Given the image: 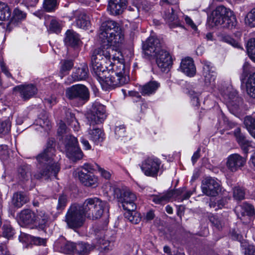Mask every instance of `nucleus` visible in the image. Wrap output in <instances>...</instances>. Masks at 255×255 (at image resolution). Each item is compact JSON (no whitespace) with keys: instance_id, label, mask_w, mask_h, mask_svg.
Masks as SVG:
<instances>
[{"instance_id":"nucleus-1","label":"nucleus","mask_w":255,"mask_h":255,"mask_svg":"<svg viewBox=\"0 0 255 255\" xmlns=\"http://www.w3.org/2000/svg\"><path fill=\"white\" fill-rule=\"evenodd\" d=\"M121 55L120 51L111 45L96 48L92 53L91 64L95 77L105 91L121 86L129 81L125 65L119 60Z\"/></svg>"},{"instance_id":"nucleus-2","label":"nucleus","mask_w":255,"mask_h":255,"mask_svg":"<svg viewBox=\"0 0 255 255\" xmlns=\"http://www.w3.org/2000/svg\"><path fill=\"white\" fill-rule=\"evenodd\" d=\"M53 144V141H48L43 151L36 156L38 163L37 171L33 174L34 178L49 179L54 177L57 179L60 165L54 160L55 149Z\"/></svg>"},{"instance_id":"nucleus-3","label":"nucleus","mask_w":255,"mask_h":255,"mask_svg":"<svg viewBox=\"0 0 255 255\" xmlns=\"http://www.w3.org/2000/svg\"><path fill=\"white\" fill-rule=\"evenodd\" d=\"M143 50L149 58L155 59L156 63L160 70L165 72L172 65L170 53L164 48V44L159 39L151 36L143 43Z\"/></svg>"},{"instance_id":"nucleus-4","label":"nucleus","mask_w":255,"mask_h":255,"mask_svg":"<svg viewBox=\"0 0 255 255\" xmlns=\"http://www.w3.org/2000/svg\"><path fill=\"white\" fill-rule=\"evenodd\" d=\"M99 38L103 43L117 44L121 43L124 36L119 24L109 19L103 22L100 27Z\"/></svg>"},{"instance_id":"nucleus-5","label":"nucleus","mask_w":255,"mask_h":255,"mask_svg":"<svg viewBox=\"0 0 255 255\" xmlns=\"http://www.w3.org/2000/svg\"><path fill=\"white\" fill-rule=\"evenodd\" d=\"M210 21L213 25L221 26L229 29H232L237 23L233 12L223 5L217 6L212 12Z\"/></svg>"},{"instance_id":"nucleus-6","label":"nucleus","mask_w":255,"mask_h":255,"mask_svg":"<svg viewBox=\"0 0 255 255\" xmlns=\"http://www.w3.org/2000/svg\"><path fill=\"white\" fill-rule=\"evenodd\" d=\"M115 196L121 202L125 210H134L136 205L134 201L136 199L135 195L126 187L116 188L114 190Z\"/></svg>"},{"instance_id":"nucleus-7","label":"nucleus","mask_w":255,"mask_h":255,"mask_svg":"<svg viewBox=\"0 0 255 255\" xmlns=\"http://www.w3.org/2000/svg\"><path fill=\"white\" fill-rule=\"evenodd\" d=\"M85 219L79 208V204H75L72 205L68 210L65 221L68 228L76 230L83 225Z\"/></svg>"},{"instance_id":"nucleus-8","label":"nucleus","mask_w":255,"mask_h":255,"mask_svg":"<svg viewBox=\"0 0 255 255\" xmlns=\"http://www.w3.org/2000/svg\"><path fill=\"white\" fill-rule=\"evenodd\" d=\"M63 143L67 156L74 161L81 159L83 153L78 145L77 139L71 134L64 136Z\"/></svg>"},{"instance_id":"nucleus-9","label":"nucleus","mask_w":255,"mask_h":255,"mask_svg":"<svg viewBox=\"0 0 255 255\" xmlns=\"http://www.w3.org/2000/svg\"><path fill=\"white\" fill-rule=\"evenodd\" d=\"M66 97L70 100L87 101L89 99V91L85 85L76 84L66 89Z\"/></svg>"},{"instance_id":"nucleus-10","label":"nucleus","mask_w":255,"mask_h":255,"mask_svg":"<svg viewBox=\"0 0 255 255\" xmlns=\"http://www.w3.org/2000/svg\"><path fill=\"white\" fill-rule=\"evenodd\" d=\"M161 165L160 159L154 157H148L141 163L140 168L147 176L156 177Z\"/></svg>"},{"instance_id":"nucleus-11","label":"nucleus","mask_w":255,"mask_h":255,"mask_svg":"<svg viewBox=\"0 0 255 255\" xmlns=\"http://www.w3.org/2000/svg\"><path fill=\"white\" fill-rule=\"evenodd\" d=\"M106 117L105 107L96 103L93 105L91 111L87 114V118L91 126L103 123Z\"/></svg>"},{"instance_id":"nucleus-12","label":"nucleus","mask_w":255,"mask_h":255,"mask_svg":"<svg viewBox=\"0 0 255 255\" xmlns=\"http://www.w3.org/2000/svg\"><path fill=\"white\" fill-rule=\"evenodd\" d=\"M203 193L209 196H216L220 191V185L211 177H206L203 180L201 185Z\"/></svg>"},{"instance_id":"nucleus-13","label":"nucleus","mask_w":255,"mask_h":255,"mask_svg":"<svg viewBox=\"0 0 255 255\" xmlns=\"http://www.w3.org/2000/svg\"><path fill=\"white\" fill-rule=\"evenodd\" d=\"M13 92H18L23 101H27L34 96L37 93L36 87L32 84L16 86L13 88Z\"/></svg>"},{"instance_id":"nucleus-14","label":"nucleus","mask_w":255,"mask_h":255,"mask_svg":"<svg viewBox=\"0 0 255 255\" xmlns=\"http://www.w3.org/2000/svg\"><path fill=\"white\" fill-rule=\"evenodd\" d=\"M184 191V189L169 190L162 193L152 195V200L155 204H165L168 202L172 197H176L181 195Z\"/></svg>"},{"instance_id":"nucleus-15","label":"nucleus","mask_w":255,"mask_h":255,"mask_svg":"<svg viewBox=\"0 0 255 255\" xmlns=\"http://www.w3.org/2000/svg\"><path fill=\"white\" fill-rule=\"evenodd\" d=\"M128 4V0H108L107 10L111 15H119L123 13Z\"/></svg>"},{"instance_id":"nucleus-16","label":"nucleus","mask_w":255,"mask_h":255,"mask_svg":"<svg viewBox=\"0 0 255 255\" xmlns=\"http://www.w3.org/2000/svg\"><path fill=\"white\" fill-rule=\"evenodd\" d=\"M246 163V159L238 153L232 154L228 157L227 166L232 172L241 169Z\"/></svg>"},{"instance_id":"nucleus-17","label":"nucleus","mask_w":255,"mask_h":255,"mask_svg":"<svg viewBox=\"0 0 255 255\" xmlns=\"http://www.w3.org/2000/svg\"><path fill=\"white\" fill-rule=\"evenodd\" d=\"M106 205V202L102 201L99 198H93L91 210L92 213H90L89 219L95 220L101 217Z\"/></svg>"},{"instance_id":"nucleus-18","label":"nucleus","mask_w":255,"mask_h":255,"mask_svg":"<svg viewBox=\"0 0 255 255\" xmlns=\"http://www.w3.org/2000/svg\"><path fill=\"white\" fill-rule=\"evenodd\" d=\"M163 17L171 28L178 26L183 27L174 10L171 6H168L164 10Z\"/></svg>"},{"instance_id":"nucleus-19","label":"nucleus","mask_w":255,"mask_h":255,"mask_svg":"<svg viewBox=\"0 0 255 255\" xmlns=\"http://www.w3.org/2000/svg\"><path fill=\"white\" fill-rule=\"evenodd\" d=\"M75 243L67 241L63 237L59 238L54 244V247L58 251L69 254H75Z\"/></svg>"},{"instance_id":"nucleus-20","label":"nucleus","mask_w":255,"mask_h":255,"mask_svg":"<svg viewBox=\"0 0 255 255\" xmlns=\"http://www.w3.org/2000/svg\"><path fill=\"white\" fill-rule=\"evenodd\" d=\"M76 26L80 28L88 29L90 26V18L87 14L82 10H76L74 12Z\"/></svg>"},{"instance_id":"nucleus-21","label":"nucleus","mask_w":255,"mask_h":255,"mask_svg":"<svg viewBox=\"0 0 255 255\" xmlns=\"http://www.w3.org/2000/svg\"><path fill=\"white\" fill-rule=\"evenodd\" d=\"M181 71L189 77H193L196 73V68L192 58L186 57L180 63Z\"/></svg>"},{"instance_id":"nucleus-22","label":"nucleus","mask_w":255,"mask_h":255,"mask_svg":"<svg viewBox=\"0 0 255 255\" xmlns=\"http://www.w3.org/2000/svg\"><path fill=\"white\" fill-rule=\"evenodd\" d=\"M18 221L23 225L34 224L35 223L36 215L29 209L23 210L19 214Z\"/></svg>"},{"instance_id":"nucleus-23","label":"nucleus","mask_w":255,"mask_h":255,"mask_svg":"<svg viewBox=\"0 0 255 255\" xmlns=\"http://www.w3.org/2000/svg\"><path fill=\"white\" fill-rule=\"evenodd\" d=\"M80 182L86 186H97L98 178L91 172H85L80 171L78 173Z\"/></svg>"},{"instance_id":"nucleus-24","label":"nucleus","mask_w":255,"mask_h":255,"mask_svg":"<svg viewBox=\"0 0 255 255\" xmlns=\"http://www.w3.org/2000/svg\"><path fill=\"white\" fill-rule=\"evenodd\" d=\"M49 220L50 216L44 210H37L35 224L37 225L40 229H44L47 226Z\"/></svg>"},{"instance_id":"nucleus-25","label":"nucleus","mask_w":255,"mask_h":255,"mask_svg":"<svg viewBox=\"0 0 255 255\" xmlns=\"http://www.w3.org/2000/svg\"><path fill=\"white\" fill-rule=\"evenodd\" d=\"M89 75V70L86 64L78 67L72 73L71 77L74 81L86 80Z\"/></svg>"},{"instance_id":"nucleus-26","label":"nucleus","mask_w":255,"mask_h":255,"mask_svg":"<svg viewBox=\"0 0 255 255\" xmlns=\"http://www.w3.org/2000/svg\"><path fill=\"white\" fill-rule=\"evenodd\" d=\"M64 41L67 45L75 47L78 45L80 38L79 35L73 30H68L66 33Z\"/></svg>"},{"instance_id":"nucleus-27","label":"nucleus","mask_w":255,"mask_h":255,"mask_svg":"<svg viewBox=\"0 0 255 255\" xmlns=\"http://www.w3.org/2000/svg\"><path fill=\"white\" fill-rule=\"evenodd\" d=\"M204 74L205 76V82L207 85L214 84L215 80V75L213 74V67L209 62H205L203 66Z\"/></svg>"},{"instance_id":"nucleus-28","label":"nucleus","mask_w":255,"mask_h":255,"mask_svg":"<svg viewBox=\"0 0 255 255\" xmlns=\"http://www.w3.org/2000/svg\"><path fill=\"white\" fill-rule=\"evenodd\" d=\"M160 86V83L158 82L151 81L142 87L141 89V94L143 96H149L154 94Z\"/></svg>"},{"instance_id":"nucleus-29","label":"nucleus","mask_w":255,"mask_h":255,"mask_svg":"<svg viewBox=\"0 0 255 255\" xmlns=\"http://www.w3.org/2000/svg\"><path fill=\"white\" fill-rule=\"evenodd\" d=\"M93 249L90 244L84 242H79L75 243V254L79 255H88Z\"/></svg>"},{"instance_id":"nucleus-30","label":"nucleus","mask_w":255,"mask_h":255,"mask_svg":"<svg viewBox=\"0 0 255 255\" xmlns=\"http://www.w3.org/2000/svg\"><path fill=\"white\" fill-rule=\"evenodd\" d=\"M28 201V197L23 193L19 192L13 194L12 203L15 207L20 208Z\"/></svg>"},{"instance_id":"nucleus-31","label":"nucleus","mask_w":255,"mask_h":255,"mask_svg":"<svg viewBox=\"0 0 255 255\" xmlns=\"http://www.w3.org/2000/svg\"><path fill=\"white\" fill-rule=\"evenodd\" d=\"M31 176V167L26 164L19 166L17 169V177L21 181H27Z\"/></svg>"},{"instance_id":"nucleus-32","label":"nucleus","mask_w":255,"mask_h":255,"mask_svg":"<svg viewBox=\"0 0 255 255\" xmlns=\"http://www.w3.org/2000/svg\"><path fill=\"white\" fill-rule=\"evenodd\" d=\"M246 91L248 94L255 99V72L251 74L246 83Z\"/></svg>"},{"instance_id":"nucleus-33","label":"nucleus","mask_w":255,"mask_h":255,"mask_svg":"<svg viewBox=\"0 0 255 255\" xmlns=\"http://www.w3.org/2000/svg\"><path fill=\"white\" fill-rule=\"evenodd\" d=\"M109 223V220L108 219H106L104 221V226L102 227L101 229H97V230H100L101 231L100 233V235H98V232H97L96 235L97 236L96 239L97 240V243L99 245L104 246L103 248H106L109 244V242L106 240L105 237H103L102 236L104 233V231L106 230L108 225Z\"/></svg>"},{"instance_id":"nucleus-34","label":"nucleus","mask_w":255,"mask_h":255,"mask_svg":"<svg viewBox=\"0 0 255 255\" xmlns=\"http://www.w3.org/2000/svg\"><path fill=\"white\" fill-rule=\"evenodd\" d=\"M26 14L19 8H15L13 12V19L7 24V29L10 31L14 21L21 20L25 18Z\"/></svg>"},{"instance_id":"nucleus-35","label":"nucleus","mask_w":255,"mask_h":255,"mask_svg":"<svg viewBox=\"0 0 255 255\" xmlns=\"http://www.w3.org/2000/svg\"><path fill=\"white\" fill-rule=\"evenodd\" d=\"M93 198H88L82 205L79 204V208L85 218L89 219V216L91 210Z\"/></svg>"},{"instance_id":"nucleus-36","label":"nucleus","mask_w":255,"mask_h":255,"mask_svg":"<svg viewBox=\"0 0 255 255\" xmlns=\"http://www.w3.org/2000/svg\"><path fill=\"white\" fill-rule=\"evenodd\" d=\"M89 133L90 138L96 143L102 142L104 139V134L100 128H93L89 129Z\"/></svg>"},{"instance_id":"nucleus-37","label":"nucleus","mask_w":255,"mask_h":255,"mask_svg":"<svg viewBox=\"0 0 255 255\" xmlns=\"http://www.w3.org/2000/svg\"><path fill=\"white\" fill-rule=\"evenodd\" d=\"M134 210H126L124 216L129 222L133 224H138L141 219L140 214Z\"/></svg>"},{"instance_id":"nucleus-38","label":"nucleus","mask_w":255,"mask_h":255,"mask_svg":"<svg viewBox=\"0 0 255 255\" xmlns=\"http://www.w3.org/2000/svg\"><path fill=\"white\" fill-rule=\"evenodd\" d=\"M11 16V11L8 5L0 1V20L8 19Z\"/></svg>"},{"instance_id":"nucleus-39","label":"nucleus","mask_w":255,"mask_h":255,"mask_svg":"<svg viewBox=\"0 0 255 255\" xmlns=\"http://www.w3.org/2000/svg\"><path fill=\"white\" fill-rule=\"evenodd\" d=\"M244 124L251 135L255 138V119L247 116L245 118Z\"/></svg>"},{"instance_id":"nucleus-40","label":"nucleus","mask_w":255,"mask_h":255,"mask_svg":"<svg viewBox=\"0 0 255 255\" xmlns=\"http://www.w3.org/2000/svg\"><path fill=\"white\" fill-rule=\"evenodd\" d=\"M74 63L71 60H64L62 61L60 68V76L62 78L73 67Z\"/></svg>"},{"instance_id":"nucleus-41","label":"nucleus","mask_w":255,"mask_h":255,"mask_svg":"<svg viewBox=\"0 0 255 255\" xmlns=\"http://www.w3.org/2000/svg\"><path fill=\"white\" fill-rule=\"evenodd\" d=\"M62 29V26L60 23L55 18H51L48 26V30L50 33H60Z\"/></svg>"},{"instance_id":"nucleus-42","label":"nucleus","mask_w":255,"mask_h":255,"mask_svg":"<svg viewBox=\"0 0 255 255\" xmlns=\"http://www.w3.org/2000/svg\"><path fill=\"white\" fill-rule=\"evenodd\" d=\"M57 5V0H44L43 3V8L48 12H51L55 10Z\"/></svg>"},{"instance_id":"nucleus-43","label":"nucleus","mask_w":255,"mask_h":255,"mask_svg":"<svg viewBox=\"0 0 255 255\" xmlns=\"http://www.w3.org/2000/svg\"><path fill=\"white\" fill-rule=\"evenodd\" d=\"M233 198L237 201H241L245 198V191L243 188L235 187L233 188Z\"/></svg>"},{"instance_id":"nucleus-44","label":"nucleus","mask_w":255,"mask_h":255,"mask_svg":"<svg viewBox=\"0 0 255 255\" xmlns=\"http://www.w3.org/2000/svg\"><path fill=\"white\" fill-rule=\"evenodd\" d=\"M247 47L251 58L255 62V38H251L248 41Z\"/></svg>"},{"instance_id":"nucleus-45","label":"nucleus","mask_w":255,"mask_h":255,"mask_svg":"<svg viewBox=\"0 0 255 255\" xmlns=\"http://www.w3.org/2000/svg\"><path fill=\"white\" fill-rule=\"evenodd\" d=\"M134 3L138 11H148L151 7L150 4L145 0H138L134 1Z\"/></svg>"},{"instance_id":"nucleus-46","label":"nucleus","mask_w":255,"mask_h":255,"mask_svg":"<svg viewBox=\"0 0 255 255\" xmlns=\"http://www.w3.org/2000/svg\"><path fill=\"white\" fill-rule=\"evenodd\" d=\"M245 21L250 26L255 27V7L248 13Z\"/></svg>"},{"instance_id":"nucleus-47","label":"nucleus","mask_w":255,"mask_h":255,"mask_svg":"<svg viewBox=\"0 0 255 255\" xmlns=\"http://www.w3.org/2000/svg\"><path fill=\"white\" fill-rule=\"evenodd\" d=\"M67 196L64 194L59 195L56 209L58 211H62L65 208L67 203Z\"/></svg>"},{"instance_id":"nucleus-48","label":"nucleus","mask_w":255,"mask_h":255,"mask_svg":"<svg viewBox=\"0 0 255 255\" xmlns=\"http://www.w3.org/2000/svg\"><path fill=\"white\" fill-rule=\"evenodd\" d=\"M11 123L9 120L4 121H0V134H6L10 129Z\"/></svg>"},{"instance_id":"nucleus-49","label":"nucleus","mask_w":255,"mask_h":255,"mask_svg":"<svg viewBox=\"0 0 255 255\" xmlns=\"http://www.w3.org/2000/svg\"><path fill=\"white\" fill-rule=\"evenodd\" d=\"M3 236L6 238H10L14 234V230L10 225H3L2 227Z\"/></svg>"},{"instance_id":"nucleus-50","label":"nucleus","mask_w":255,"mask_h":255,"mask_svg":"<svg viewBox=\"0 0 255 255\" xmlns=\"http://www.w3.org/2000/svg\"><path fill=\"white\" fill-rule=\"evenodd\" d=\"M243 209L247 212V214L249 216H252L255 214V208L251 204L247 202L243 203L242 205Z\"/></svg>"},{"instance_id":"nucleus-51","label":"nucleus","mask_w":255,"mask_h":255,"mask_svg":"<svg viewBox=\"0 0 255 255\" xmlns=\"http://www.w3.org/2000/svg\"><path fill=\"white\" fill-rule=\"evenodd\" d=\"M115 132L117 138L124 137L126 133L125 126L121 125L116 127L115 128Z\"/></svg>"},{"instance_id":"nucleus-52","label":"nucleus","mask_w":255,"mask_h":255,"mask_svg":"<svg viewBox=\"0 0 255 255\" xmlns=\"http://www.w3.org/2000/svg\"><path fill=\"white\" fill-rule=\"evenodd\" d=\"M242 149L245 153H247L249 151V148L251 146V142L246 139V137L243 140L238 142Z\"/></svg>"},{"instance_id":"nucleus-53","label":"nucleus","mask_w":255,"mask_h":255,"mask_svg":"<svg viewBox=\"0 0 255 255\" xmlns=\"http://www.w3.org/2000/svg\"><path fill=\"white\" fill-rule=\"evenodd\" d=\"M223 40L225 42L231 44V45L235 47H237L238 48H241L238 42L234 39L233 38H232V37H231L229 35L224 36L223 37Z\"/></svg>"},{"instance_id":"nucleus-54","label":"nucleus","mask_w":255,"mask_h":255,"mask_svg":"<svg viewBox=\"0 0 255 255\" xmlns=\"http://www.w3.org/2000/svg\"><path fill=\"white\" fill-rule=\"evenodd\" d=\"M39 125L45 130H48L50 128L51 123L50 121L47 119H40L38 121Z\"/></svg>"},{"instance_id":"nucleus-55","label":"nucleus","mask_w":255,"mask_h":255,"mask_svg":"<svg viewBox=\"0 0 255 255\" xmlns=\"http://www.w3.org/2000/svg\"><path fill=\"white\" fill-rule=\"evenodd\" d=\"M210 221L218 229L220 230L222 228L223 224V222L221 220H219L217 217L211 216L210 218Z\"/></svg>"},{"instance_id":"nucleus-56","label":"nucleus","mask_w":255,"mask_h":255,"mask_svg":"<svg viewBox=\"0 0 255 255\" xmlns=\"http://www.w3.org/2000/svg\"><path fill=\"white\" fill-rule=\"evenodd\" d=\"M234 134L238 143L246 138L244 134L241 132V128H237L235 129Z\"/></svg>"},{"instance_id":"nucleus-57","label":"nucleus","mask_w":255,"mask_h":255,"mask_svg":"<svg viewBox=\"0 0 255 255\" xmlns=\"http://www.w3.org/2000/svg\"><path fill=\"white\" fill-rule=\"evenodd\" d=\"M99 171L100 172L101 176L106 179H110L111 177V173L105 170L104 169L100 167L98 164H96Z\"/></svg>"},{"instance_id":"nucleus-58","label":"nucleus","mask_w":255,"mask_h":255,"mask_svg":"<svg viewBox=\"0 0 255 255\" xmlns=\"http://www.w3.org/2000/svg\"><path fill=\"white\" fill-rule=\"evenodd\" d=\"M0 66L2 72H3L6 77L12 78V76L9 72L8 68L6 67L5 63L3 61H0Z\"/></svg>"},{"instance_id":"nucleus-59","label":"nucleus","mask_w":255,"mask_h":255,"mask_svg":"<svg viewBox=\"0 0 255 255\" xmlns=\"http://www.w3.org/2000/svg\"><path fill=\"white\" fill-rule=\"evenodd\" d=\"M34 244L36 245H43L45 246L46 243V240L45 239L41 238L40 237H34L32 240Z\"/></svg>"},{"instance_id":"nucleus-60","label":"nucleus","mask_w":255,"mask_h":255,"mask_svg":"<svg viewBox=\"0 0 255 255\" xmlns=\"http://www.w3.org/2000/svg\"><path fill=\"white\" fill-rule=\"evenodd\" d=\"M8 155L7 146L5 145H0V158L4 159Z\"/></svg>"},{"instance_id":"nucleus-61","label":"nucleus","mask_w":255,"mask_h":255,"mask_svg":"<svg viewBox=\"0 0 255 255\" xmlns=\"http://www.w3.org/2000/svg\"><path fill=\"white\" fill-rule=\"evenodd\" d=\"M67 127L66 124L62 121H60L59 123V127L58 129V134L62 135L64 133H67Z\"/></svg>"},{"instance_id":"nucleus-62","label":"nucleus","mask_w":255,"mask_h":255,"mask_svg":"<svg viewBox=\"0 0 255 255\" xmlns=\"http://www.w3.org/2000/svg\"><path fill=\"white\" fill-rule=\"evenodd\" d=\"M72 117H75L74 114L72 113L71 110L66 109L65 110V121L68 124L72 122Z\"/></svg>"},{"instance_id":"nucleus-63","label":"nucleus","mask_w":255,"mask_h":255,"mask_svg":"<svg viewBox=\"0 0 255 255\" xmlns=\"http://www.w3.org/2000/svg\"><path fill=\"white\" fill-rule=\"evenodd\" d=\"M227 199L225 198H223L219 200L217 202V208H216L215 210H217L219 209H222L227 204Z\"/></svg>"},{"instance_id":"nucleus-64","label":"nucleus","mask_w":255,"mask_h":255,"mask_svg":"<svg viewBox=\"0 0 255 255\" xmlns=\"http://www.w3.org/2000/svg\"><path fill=\"white\" fill-rule=\"evenodd\" d=\"M245 255H255V248L253 246H249L245 249Z\"/></svg>"}]
</instances>
